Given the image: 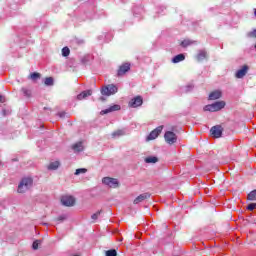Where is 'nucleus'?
Instances as JSON below:
<instances>
[{"instance_id": "f257e3e1", "label": "nucleus", "mask_w": 256, "mask_h": 256, "mask_svg": "<svg viewBox=\"0 0 256 256\" xmlns=\"http://www.w3.org/2000/svg\"><path fill=\"white\" fill-rule=\"evenodd\" d=\"M31 187H33V178L26 177L20 181L17 191L18 193H25L26 191H29Z\"/></svg>"}, {"instance_id": "f03ea898", "label": "nucleus", "mask_w": 256, "mask_h": 256, "mask_svg": "<svg viewBox=\"0 0 256 256\" xmlns=\"http://www.w3.org/2000/svg\"><path fill=\"white\" fill-rule=\"evenodd\" d=\"M225 101H217L213 104H208L204 106V111H210V113H215L217 111H221V109H225Z\"/></svg>"}, {"instance_id": "7ed1b4c3", "label": "nucleus", "mask_w": 256, "mask_h": 256, "mask_svg": "<svg viewBox=\"0 0 256 256\" xmlns=\"http://www.w3.org/2000/svg\"><path fill=\"white\" fill-rule=\"evenodd\" d=\"M119 91V88H117L114 84H109L107 86H104L101 89V94L105 95L106 97H111V95H115Z\"/></svg>"}, {"instance_id": "20e7f679", "label": "nucleus", "mask_w": 256, "mask_h": 256, "mask_svg": "<svg viewBox=\"0 0 256 256\" xmlns=\"http://www.w3.org/2000/svg\"><path fill=\"white\" fill-rule=\"evenodd\" d=\"M164 139L168 145H175V143H177V134H175L173 131H167L164 134Z\"/></svg>"}, {"instance_id": "39448f33", "label": "nucleus", "mask_w": 256, "mask_h": 256, "mask_svg": "<svg viewBox=\"0 0 256 256\" xmlns=\"http://www.w3.org/2000/svg\"><path fill=\"white\" fill-rule=\"evenodd\" d=\"M129 71H131V63L125 62L119 66L117 70V76L123 77V75H125L126 73H129Z\"/></svg>"}, {"instance_id": "423d86ee", "label": "nucleus", "mask_w": 256, "mask_h": 256, "mask_svg": "<svg viewBox=\"0 0 256 256\" xmlns=\"http://www.w3.org/2000/svg\"><path fill=\"white\" fill-rule=\"evenodd\" d=\"M102 183H104V185H108V187H111L112 189H117V187H119V181L111 177H104L102 179Z\"/></svg>"}, {"instance_id": "0eeeda50", "label": "nucleus", "mask_w": 256, "mask_h": 256, "mask_svg": "<svg viewBox=\"0 0 256 256\" xmlns=\"http://www.w3.org/2000/svg\"><path fill=\"white\" fill-rule=\"evenodd\" d=\"M210 133H211V135H212L215 139H219V138L223 135V126H222V125L213 126V127L210 129Z\"/></svg>"}, {"instance_id": "6e6552de", "label": "nucleus", "mask_w": 256, "mask_h": 256, "mask_svg": "<svg viewBox=\"0 0 256 256\" xmlns=\"http://www.w3.org/2000/svg\"><path fill=\"white\" fill-rule=\"evenodd\" d=\"M61 203L64 207H73L75 205V197L69 195L62 196Z\"/></svg>"}, {"instance_id": "1a4fd4ad", "label": "nucleus", "mask_w": 256, "mask_h": 256, "mask_svg": "<svg viewBox=\"0 0 256 256\" xmlns=\"http://www.w3.org/2000/svg\"><path fill=\"white\" fill-rule=\"evenodd\" d=\"M163 131V126H158L156 129H154L148 137L146 138V141H153L161 135V132Z\"/></svg>"}, {"instance_id": "9d476101", "label": "nucleus", "mask_w": 256, "mask_h": 256, "mask_svg": "<svg viewBox=\"0 0 256 256\" xmlns=\"http://www.w3.org/2000/svg\"><path fill=\"white\" fill-rule=\"evenodd\" d=\"M143 105V97L136 96L129 102V107L137 108Z\"/></svg>"}, {"instance_id": "9b49d317", "label": "nucleus", "mask_w": 256, "mask_h": 256, "mask_svg": "<svg viewBox=\"0 0 256 256\" xmlns=\"http://www.w3.org/2000/svg\"><path fill=\"white\" fill-rule=\"evenodd\" d=\"M248 71H249V66L243 65L242 68L239 69V70L235 73L236 79H243V77H245V75H247Z\"/></svg>"}, {"instance_id": "f8f14e48", "label": "nucleus", "mask_w": 256, "mask_h": 256, "mask_svg": "<svg viewBox=\"0 0 256 256\" xmlns=\"http://www.w3.org/2000/svg\"><path fill=\"white\" fill-rule=\"evenodd\" d=\"M151 198V194L149 192L140 194L138 197L135 198V200L133 201L134 205H138V203H143V201L150 199Z\"/></svg>"}, {"instance_id": "ddd939ff", "label": "nucleus", "mask_w": 256, "mask_h": 256, "mask_svg": "<svg viewBox=\"0 0 256 256\" xmlns=\"http://www.w3.org/2000/svg\"><path fill=\"white\" fill-rule=\"evenodd\" d=\"M207 59H209V54L206 50H199L196 55V60L201 63V61H207Z\"/></svg>"}, {"instance_id": "4468645a", "label": "nucleus", "mask_w": 256, "mask_h": 256, "mask_svg": "<svg viewBox=\"0 0 256 256\" xmlns=\"http://www.w3.org/2000/svg\"><path fill=\"white\" fill-rule=\"evenodd\" d=\"M92 95H93V91L86 90L77 95V100L83 101V99H87V97H91Z\"/></svg>"}, {"instance_id": "2eb2a0df", "label": "nucleus", "mask_w": 256, "mask_h": 256, "mask_svg": "<svg viewBox=\"0 0 256 256\" xmlns=\"http://www.w3.org/2000/svg\"><path fill=\"white\" fill-rule=\"evenodd\" d=\"M222 97V93L220 90H215V91H212L210 94H209V100L210 101H215L217 99H221Z\"/></svg>"}, {"instance_id": "dca6fc26", "label": "nucleus", "mask_w": 256, "mask_h": 256, "mask_svg": "<svg viewBox=\"0 0 256 256\" xmlns=\"http://www.w3.org/2000/svg\"><path fill=\"white\" fill-rule=\"evenodd\" d=\"M121 109V106L119 105H113L108 109L102 110L101 115H107V113H113V111H119Z\"/></svg>"}, {"instance_id": "f3484780", "label": "nucleus", "mask_w": 256, "mask_h": 256, "mask_svg": "<svg viewBox=\"0 0 256 256\" xmlns=\"http://www.w3.org/2000/svg\"><path fill=\"white\" fill-rule=\"evenodd\" d=\"M72 149H73V151H76L77 153H81V151H83L85 149V147H83V142H77L72 145Z\"/></svg>"}, {"instance_id": "a211bd4d", "label": "nucleus", "mask_w": 256, "mask_h": 256, "mask_svg": "<svg viewBox=\"0 0 256 256\" xmlns=\"http://www.w3.org/2000/svg\"><path fill=\"white\" fill-rule=\"evenodd\" d=\"M60 165H61V162H59V161L51 162L48 165L47 169L49 171H57V169H59Z\"/></svg>"}, {"instance_id": "6ab92c4d", "label": "nucleus", "mask_w": 256, "mask_h": 256, "mask_svg": "<svg viewBox=\"0 0 256 256\" xmlns=\"http://www.w3.org/2000/svg\"><path fill=\"white\" fill-rule=\"evenodd\" d=\"M181 61H185V55L178 54L172 59V63H181Z\"/></svg>"}, {"instance_id": "aec40b11", "label": "nucleus", "mask_w": 256, "mask_h": 256, "mask_svg": "<svg viewBox=\"0 0 256 256\" xmlns=\"http://www.w3.org/2000/svg\"><path fill=\"white\" fill-rule=\"evenodd\" d=\"M28 79H31L32 81H37V79H41V73L33 72L28 76Z\"/></svg>"}, {"instance_id": "412c9836", "label": "nucleus", "mask_w": 256, "mask_h": 256, "mask_svg": "<svg viewBox=\"0 0 256 256\" xmlns=\"http://www.w3.org/2000/svg\"><path fill=\"white\" fill-rule=\"evenodd\" d=\"M125 135V132L123 130H117L112 133V139H117V137H123Z\"/></svg>"}, {"instance_id": "4be33fe9", "label": "nucleus", "mask_w": 256, "mask_h": 256, "mask_svg": "<svg viewBox=\"0 0 256 256\" xmlns=\"http://www.w3.org/2000/svg\"><path fill=\"white\" fill-rule=\"evenodd\" d=\"M159 161V158L155 156H150L145 158V163H157Z\"/></svg>"}, {"instance_id": "5701e85b", "label": "nucleus", "mask_w": 256, "mask_h": 256, "mask_svg": "<svg viewBox=\"0 0 256 256\" xmlns=\"http://www.w3.org/2000/svg\"><path fill=\"white\" fill-rule=\"evenodd\" d=\"M44 85H46L47 87L53 86L54 85L53 77L45 78Z\"/></svg>"}, {"instance_id": "b1692460", "label": "nucleus", "mask_w": 256, "mask_h": 256, "mask_svg": "<svg viewBox=\"0 0 256 256\" xmlns=\"http://www.w3.org/2000/svg\"><path fill=\"white\" fill-rule=\"evenodd\" d=\"M21 92L23 93L24 97H27L28 99L31 97V89L22 88Z\"/></svg>"}, {"instance_id": "393cba45", "label": "nucleus", "mask_w": 256, "mask_h": 256, "mask_svg": "<svg viewBox=\"0 0 256 256\" xmlns=\"http://www.w3.org/2000/svg\"><path fill=\"white\" fill-rule=\"evenodd\" d=\"M248 201H256V189L248 194Z\"/></svg>"}, {"instance_id": "a878e982", "label": "nucleus", "mask_w": 256, "mask_h": 256, "mask_svg": "<svg viewBox=\"0 0 256 256\" xmlns=\"http://www.w3.org/2000/svg\"><path fill=\"white\" fill-rule=\"evenodd\" d=\"M71 53V50L69 49V47H64L62 49V55L63 57H69V54Z\"/></svg>"}, {"instance_id": "bb28decb", "label": "nucleus", "mask_w": 256, "mask_h": 256, "mask_svg": "<svg viewBox=\"0 0 256 256\" xmlns=\"http://www.w3.org/2000/svg\"><path fill=\"white\" fill-rule=\"evenodd\" d=\"M87 173V169L86 168H78L75 171V175H81V174H85Z\"/></svg>"}, {"instance_id": "cd10ccee", "label": "nucleus", "mask_w": 256, "mask_h": 256, "mask_svg": "<svg viewBox=\"0 0 256 256\" xmlns=\"http://www.w3.org/2000/svg\"><path fill=\"white\" fill-rule=\"evenodd\" d=\"M189 45H193V41L191 40H184L181 42L182 47H189Z\"/></svg>"}, {"instance_id": "c85d7f7f", "label": "nucleus", "mask_w": 256, "mask_h": 256, "mask_svg": "<svg viewBox=\"0 0 256 256\" xmlns=\"http://www.w3.org/2000/svg\"><path fill=\"white\" fill-rule=\"evenodd\" d=\"M106 256H117V250L115 249L107 250Z\"/></svg>"}, {"instance_id": "c756f323", "label": "nucleus", "mask_w": 256, "mask_h": 256, "mask_svg": "<svg viewBox=\"0 0 256 256\" xmlns=\"http://www.w3.org/2000/svg\"><path fill=\"white\" fill-rule=\"evenodd\" d=\"M247 37H250V39H255L256 38V29L252 30L251 32H248Z\"/></svg>"}, {"instance_id": "7c9ffc66", "label": "nucleus", "mask_w": 256, "mask_h": 256, "mask_svg": "<svg viewBox=\"0 0 256 256\" xmlns=\"http://www.w3.org/2000/svg\"><path fill=\"white\" fill-rule=\"evenodd\" d=\"M99 215H101V210L94 213L92 216H91V219H93V221H97V219H99Z\"/></svg>"}, {"instance_id": "2f4dec72", "label": "nucleus", "mask_w": 256, "mask_h": 256, "mask_svg": "<svg viewBox=\"0 0 256 256\" xmlns=\"http://www.w3.org/2000/svg\"><path fill=\"white\" fill-rule=\"evenodd\" d=\"M40 243H41V241H39V240L34 241L33 244H32V249H34V250L39 249V244Z\"/></svg>"}, {"instance_id": "473e14b6", "label": "nucleus", "mask_w": 256, "mask_h": 256, "mask_svg": "<svg viewBox=\"0 0 256 256\" xmlns=\"http://www.w3.org/2000/svg\"><path fill=\"white\" fill-rule=\"evenodd\" d=\"M247 209H248V211H255V209H256V203H250V204L247 206Z\"/></svg>"}, {"instance_id": "72a5a7b5", "label": "nucleus", "mask_w": 256, "mask_h": 256, "mask_svg": "<svg viewBox=\"0 0 256 256\" xmlns=\"http://www.w3.org/2000/svg\"><path fill=\"white\" fill-rule=\"evenodd\" d=\"M66 115H67V113H65V112L58 113V116L61 117V119H63Z\"/></svg>"}, {"instance_id": "f704fd0d", "label": "nucleus", "mask_w": 256, "mask_h": 256, "mask_svg": "<svg viewBox=\"0 0 256 256\" xmlns=\"http://www.w3.org/2000/svg\"><path fill=\"white\" fill-rule=\"evenodd\" d=\"M65 216H59L58 218H57V221H65Z\"/></svg>"}, {"instance_id": "c9c22d12", "label": "nucleus", "mask_w": 256, "mask_h": 256, "mask_svg": "<svg viewBox=\"0 0 256 256\" xmlns=\"http://www.w3.org/2000/svg\"><path fill=\"white\" fill-rule=\"evenodd\" d=\"M0 103H5V98H3V96L0 95Z\"/></svg>"}, {"instance_id": "e433bc0d", "label": "nucleus", "mask_w": 256, "mask_h": 256, "mask_svg": "<svg viewBox=\"0 0 256 256\" xmlns=\"http://www.w3.org/2000/svg\"><path fill=\"white\" fill-rule=\"evenodd\" d=\"M254 15L256 16V9H255V11H254Z\"/></svg>"}]
</instances>
